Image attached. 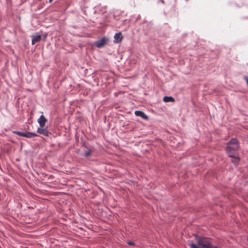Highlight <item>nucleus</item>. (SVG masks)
<instances>
[{
    "label": "nucleus",
    "instance_id": "obj_10",
    "mask_svg": "<svg viewBox=\"0 0 248 248\" xmlns=\"http://www.w3.org/2000/svg\"><path fill=\"white\" fill-rule=\"evenodd\" d=\"M163 101L165 102H172L174 101V99L171 96H165L163 98Z\"/></svg>",
    "mask_w": 248,
    "mask_h": 248
},
{
    "label": "nucleus",
    "instance_id": "obj_14",
    "mask_svg": "<svg viewBox=\"0 0 248 248\" xmlns=\"http://www.w3.org/2000/svg\"><path fill=\"white\" fill-rule=\"evenodd\" d=\"M47 35V33H45V34L44 35V37L45 38H46Z\"/></svg>",
    "mask_w": 248,
    "mask_h": 248
},
{
    "label": "nucleus",
    "instance_id": "obj_7",
    "mask_svg": "<svg viewBox=\"0 0 248 248\" xmlns=\"http://www.w3.org/2000/svg\"><path fill=\"white\" fill-rule=\"evenodd\" d=\"M114 41L115 43H119L122 41L123 35L121 32L117 33L114 35Z\"/></svg>",
    "mask_w": 248,
    "mask_h": 248
},
{
    "label": "nucleus",
    "instance_id": "obj_5",
    "mask_svg": "<svg viewBox=\"0 0 248 248\" xmlns=\"http://www.w3.org/2000/svg\"><path fill=\"white\" fill-rule=\"evenodd\" d=\"M37 132L45 136H48L49 134L46 128H43L41 126L38 128Z\"/></svg>",
    "mask_w": 248,
    "mask_h": 248
},
{
    "label": "nucleus",
    "instance_id": "obj_6",
    "mask_svg": "<svg viewBox=\"0 0 248 248\" xmlns=\"http://www.w3.org/2000/svg\"><path fill=\"white\" fill-rule=\"evenodd\" d=\"M46 121L47 120L45 118L44 115H41L38 119V123H39L40 126L42 127H44Z\"/></svg>",
    "mask_w": 248,
    "mask_h": 248
},
{
    "label": "nucleus",
    "instance_id": "obj_8",
    "mask_svg": "<svg viewBox=\"0 0 248 248\" xmlns=\"http://www.w3.org/2000/svg\"><path fill=\"white\" fill-rule=\"evenodd\" d=\"M41 39V35L36 34L32 36V44L34 45L35 43L39 42Z\"/></svg>",
    "mask_w": 248,
    "mask_h": 248
},
{
    "label": "nucleus",
    "instance_id": "obj_13",
    "mask_svg": "<svg viewBox=\"0 0 248 248\" xmlns=\"http://www.w3.org/2000/svg\"><path fill=\"white\" fill-rule=\"evenodd\" d=\"M245 79H246V80L247 81V83L248 85V78H245Z\"/></svg>",
    "mask_w": 248,
    "mask_h": 248
},
{
    "label": "nucleus",
    "instance_id": "obj_2",
    "mask_svg": "<svg viewBox=\"0 0 248 248\" xmlns=\"http://www.w3.org/2000/svg\"><path fill=\"white\" fill-rule=\"evenodd\" d=\"M198 245L194 244H190L189 246L190 248H218L217 247L211 246L208 239L206 238H199L195 236Z\"/></svg>",
    "mask_w": 248,
    "mask_h": 248
},
{
    "label": "nucleus",
    "instance_id": "obj_3",
    "mask_svg": "<svg viewBox=\"0 0 248 248\" xmlns=\"http://www.w3.org/2000/svg\"><path fill=\"white\" fill-rule=\"evenodd\" d=\"M108 42V39L102 38L95 42V46L98 48L103 47Z\"/></svg>",
    "mask_w": 248,
    "mask_h": 248
},
{
    "label": "nucleus",
    "instance_id": "obj_12",
    "mask_svg": "<svg viewBox=\"0 0 248 248\" xmlns=\"http://www.w3.org/2000/svg\"><path fill=\"white\" fill-rule=\"evenodd\" d=\"M128 244L129 245H134V242H128Z\"/></svg>",
    "mask_w": 248,
    "mask_h": 248
},
{
    "label": "nucleus",
    "instance_id": "obj_15",
    "mask_svg": "<svg viewBox=\"0 0 248 248\" xmlns=\"http://www.w3.org/2000/svg\"><path fill=\"white\" fill-rule=\"evenodd\" d=\"M52 1V0H49V2H51Z\"/></svg>",
    "mask_w": 248,
    "mask_h": 248
},
{
    "label": "nucleus",
    "instance_id": "obj_9",
    "mask_svg": "<svg viewBox=\"0 0 248 248\" xmlns=\"http://www.w3.org/2000/svg\"><path fill=\"white\" fill-rule=\"evenodd\" d=\"M135 114L137 116L140 117L144 120H147L148 119V116L141 111H136Z\"/></svg>",
    "mask_w": 248,
    "mask_h": 248
},
{
    "label": "nucleus",
    "instance_id": "obj_4",
    "mask_svg": "<svg viewBox=\"0 0 248 248\" xmlns=\"http://www.w3.org/2000/svg\"><path fill=\"white\" fill-rule=\"evenodd\" d=\"M16 133L20 136L29 138H31L37 136V134L35 133L17 132Z\"/></svg>",
    "mask_w": 248,
    "mask_h": 248
},
{
    "label": "nucleus",
    "instance_id": "obj_11",
    "mask_svg": "<svg viewBox=\"0 0 248 248\" xmlns=\"http://www.w3.org/2000/svg\"><path fill=\"white\" fill-rule=\"evenodd\" d=\"M90 155V152H88L86 153V154H85V155L86 156H89Z\"/></svg>",
    "mask_w": 248,
    "mask_h": 248
},
{
    "label": "nucleus",
    "instance_id": "obj_1",
    "mask_svg": "<svg viewBox=\"0 0 248 248\" xmlns=\"http://www.w3.org/2000/svg\"><path fill=\"white\" fill-rule=\"evenodd\" d=\"M239 143L236 139H232L228 143L226 147V152L229 156L232 158V162L235 165H237L239 161V158L235 151L239 148Z\"/></svg>",
    "mask_w": 248,
    "mask_h": 248
}]
</instances>
